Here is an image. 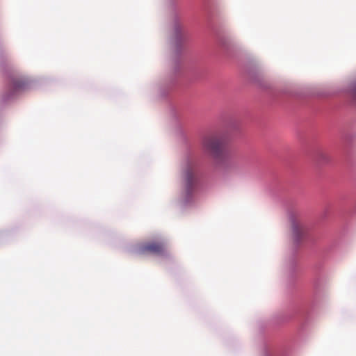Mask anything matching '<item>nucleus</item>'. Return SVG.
I'll use <instances>...</instances> for the list:
<instances>
[{
	"label": "nucleus",
	"instance_id": "20e7f679",
	"mask_svg": "<svg viewBox=\"0 0 356 356\" xmlns=\"http://www.w3.org/2000/svg\"><path fill=\"white\" fill-rule=\"evenodd\" d=\"M305 229L303 226L299 223L293 225V234L296 240H299L305 234Z\"/></svg>",
	"mask_w": 356,
	"mask_h": 356
},
{
	"label": "nucleus",
	"instance_id": "f257e3e1",
	"mask_svg": "<svg viewBox=\"0 0 356 356\" xmlns=\"http://www.w3.org/2000/svg\"><path fill=\"white\" fill-rule=\"evenodd\" d=\"M181 181L187 196L192 195L197 183V166L192 160L185 161L181 165Z\"/></svg>",
	"mask_w": 356,
	"mask_h": 356
},
{
	"label": "nucleus",
	"instance_id": "7ed1b4c3",
	"mask_svg": "<svg viewBox=\"0 0 356 356\" xmlns=\"http://www.w3.org/2000/svg\"><path fill=\"white\" fill-rule=\"evenodd\" d=\"M165 246L161 242H149L144 244L140 248V252L143 254L149 252L155 254H161L165 252Z\"/></svg>",
	"mask_w": 356,
	"mask_h": 356
},
{
	"label": "nucleus",
	"instance_id": "39448f33",
	"mask_svg": "<svg viewBox=\"0 0 356 356\" xmlns=\"http://www.w3.org/2000/svg\"><path fill=\"white\" fill-rule=\"evenodd\" d=\"M26 83L22 79H14L11 83V89L13 92L22 90L25 88Z\"/></svg>",
	"mask_w": 356,
	"mask_h": 356
},
{
	"label": "nucleus",
	"instance_id": "f03ea898",
	"mask_svg": "<svg viewBox=\"0 0 356 356\" xmlns=\"http://www.w3.org/2000/svg\"><path fill=\"white\" fill-rule=\"evenodd\" d=\"M225 139L221 136H210L204 139V149L215 159H221L226 154Z\"/></svg>",
	"mask_w": 356,
	"mask_h": 356
},
{
	"label": "nucleus",
	"instance_id": "423d86ee",
	"mask_svg": "<svg viewBox=\"0 0 356 356\" xmlns=\"http://www.w3.org/2000/svg\"><path fill=\"white\" fill-rule=\"evenodd\" d=\"M350 94L353 101L356 104V82L352 86Z\"/></svg>",
	"mask_w": 356,
	"mask_h": 356
}]
</instances>
